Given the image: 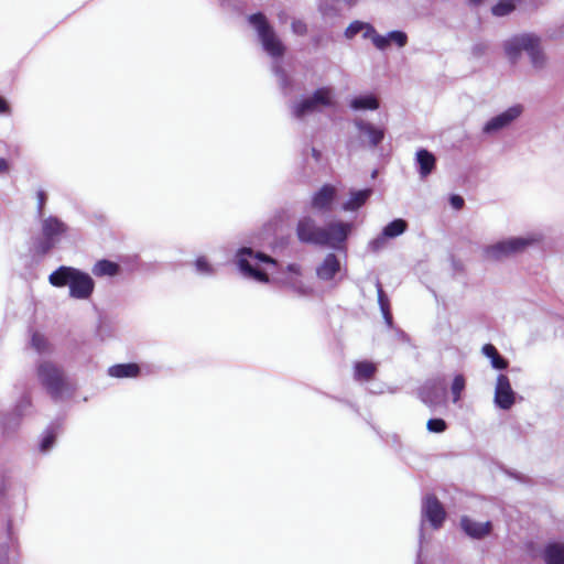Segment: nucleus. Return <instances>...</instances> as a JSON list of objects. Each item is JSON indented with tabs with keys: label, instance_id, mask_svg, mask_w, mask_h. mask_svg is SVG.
I'll return each instance as SVG.
<instances>
[{
	"label": "nucleus",
	"instance_id": "nucleus-1",
	"mask_svg": "<svg viewBox=\"0 0 564 564\" xmlns=\"http://www.w3.org/2000/svg\"><path fill=\"white\" fill-rule=\"evenodd\" d=\"M48 281L53 286L69 288V296L76 300H87L94 292L95 282L93 278L76 268L61 265L55 271H53Z\"/></svg>",
	"mask_w": 564,
	"mask_h": 564
},
{
	"label": "nucleus",
	"instance_id": "nucleus-2",
	"mask_svg": "<svg viewBox=\"0 0 564 564\" xmlns=\"http://www.w3.org/2000/svg\"><path fill=\"white\" fill-rule=\"evenodd\" d=\"M36 375L41 386L55 402L73 394L74 387L64 370L56 364L48 360L40 361L36 366Z\"/></svg>",
	"mask_w": 564,
	"mask_h": 564
},
{
	"label": "nucleus",
	"instance_id": "nucleus-3",
	"mask_svg": "<svg viewBox=\"0 0 564 564\" xmlns=\"http://www.w3.org/2000/svg\"><path fill=\"white\" fill-rule=\"evenodd\" d=\"M505 53L512 64H516L525 52L535 69H542L545 66V55L541 48V39L532 33L514 35L503 44Z\"/></svg>",
	"mask_w": 564,
	"mask_h": 564
},
{
	"label": "nucleus",
	"instance_id": "nucleus-4",
	"mask_svg": "<svg viewBox=\"0 0 564 564\" xmlns=\"http://www.w3.org/2000/svg\"><path fill=\"white\" fill-rule=\"evenodd\" d=\"M235 263L239 272L248 279L267 283L269 281L268 274L258 267L259 263H267L278 265V262L272 257L262 251H254L250 247H241L237 250L235 256Z\"/></svg>",
	"mask_w": 564,
	"mask_h": 564
},
{
	"label": "nucleus",
	"instance_id": "nucleus-5",
	"mask_svg": "<svg viewBox=\"0 0 564 564\" xmlns=\"http://www.w3.org/2000/svg\"><path fill=\"white\" fill-rule=\"evenodd\" d=\"M248 22L256 30L261 46L268 55L274 59L284 55L285 46L263 13L250 14Z\"/></svg>",
	"mask_w": 564,
	"mask_h": 564
},
{
	"label": "nucleus",
	"instance_id": "nucleus-6",
	"mask_svg": "<svg viewBox=\"0 0 564 564\" xmlns=\"http://www.w3.org/2000/svg\"><path fill=\"white\" fill-rule=\"evenodd\" d=\"M335 105L332 87H319L310 97L296 101L292 105L291 111L295 119H303L305 116L321 111L322 107H333Z\"/></svg>",
	"mask_w": 564,
	"mask_h": 564
},
{
	"label": "nucleus",
	"instance_id": "nucleus-7",
	"mask_svg": "<svg viewBox=\"0 0 564 564\" xmlns=\"http://www.w3.org/2000/svg\"><path fill=\"white\" fill-rule=\"evenodd\" d=\"M67 225L56 216H48L42 219V237L34 242V250L37 254L48 253L67 231Z\"/></svg>",
	"mask_w": 564,
	"mask_h": 564
},
{
	"label": "nucleus",
	"instance_id": "nucleus-8",
	"mask_svg": "<svg viewBox=\"0 0 564 564\" xmlns=\"http://www.w3.org/2000/svg\"><path fill=\"white\" fill-rule=\"evenodd\" d=\"M534 242L535 239L531 237H510L485 247L484 257L489 260L500 261L523 252Z\"/></svg>",
	"mask_w": 564,
	"mask_h": 564
},
{
	"label": "nucleus",
	"instance_id": "nucleus-9",
	"mask_svg": "<svg viewBox=\"0 0 564 564\" xmlns=\"http://www.w3.org/2000/svg\"><path fill=\"white\" fill-rule=\"evenodd\" d=\"M351 223L334 220L323 227L321 247L343 251L346 249V241L352 230Z\"/></svg>",
	"mask_w": 564,
	"mask_h": 564
},
{
	"label": "nucleus",
	"instance_id": "nucleus-10",
	"mask_svg": "<svg viewBox=\"0 0 564 564\" xmlns=\"http://www.w3.org/2000/svg\"><path fill=\"white\" fill-rule=\"evenodd\" d=\"M446 519V511L441 503V501L436 498L435 495L427 494L422 499L421 507V532H420V541L422 542L423 535V523L427 521L434 530H438L442 528L444 521Z\"/></svg>",
	"mask_w": 564,
	"mask_h": 564
},
{
	"label": "nucleus",
	"instance_id": "nucleus-11",
	"mask_svg": "<svg viewBox=\"0 0 564 564\" xmlns=\"http://www.w3.org/2000/svg\"><path fill=\"white\" fill-rule=\"evenodd\" d=\"M447 393V384L444 378H433L425 381L419 389L421 401L429 408H435L444 403Z\"/></svg>",
	"mask_w": 564,
	"mask_h": 564
},
{
	"label": "nucleus",
	"instance_id": "nucleus-12",
	"mask_svg": "<svg viewBox=\"0 0 564 564\" xmlns=\"http://www.w3.org/2000/svg\"><path fill=\"white\" fill-rule=\"evenodd\" d=\"M522 105H513L487 120L481 131L485 135H494L510 127L522 115Z\"/></svg>",
	"mask_w": 564,
	"mask_h": 564
},
{
	"label": "nucleus",
	"instance_id": "nucleus-13",
	"mask_svg": "<svg viewBox=\"0 0 564 564\" xmlns=\"http://www.w3.org/2000/svg\"><path fill=\"white\" fill-rule=\"evenodd\" d=\"M295 234L302 243L321 246L323 227L312 216H303L296 224Z\"/></svg>",
	"mask_w": 564,
	"mask_h": 564
},
{
	"label": "nucleus",
	"instance_id": "nucleus-14",
	"mask_svg": "<svg viewBox=\"0 0 564 564\" xmlns=\"http://www.w3.org/2000/svg\"><path fill=\"white\" fill-rule=\"evenodd\" d=\"M516 401V393L511 388L510 380L506 375L497 377L495 388V404L502 410H509Z\"/></svg>",
	"mask_w": 564,
	"mask_h": 564
},
{
	"label": "nucleus",
	"instance_id": "nucleus-15",
	"mask_svg": "<svg viewBox=\"0 0 564 564\" xmlns=\"http://www.w3.org/2000/svg\"><path fill=\"white\" fill-rule=\"evenodd\" d=\"M336 197V188L330 184L323 185L311 199V208L317 213H329Z\"/></svg>",
	"mask_w": 564,
	"mask_h": 564
},
{
	"label": "nucleus",
	"instance_id": "nucleus-16",
	"mask_svg": "<svg viewBox=\"0 0 564 564\" xmlns=\"http://www.w3.org/2000/svg\"><path fill=\"white\" fill-rule=\"evenodd\" d=\"M354 124L359 133L367 138L370 148H377L382 142L386 134L383 128L376 127L371 122L360 118L355 119Z\"/></svg>",
	"mask_w": 564,
	"mask_h": 564
},
{
	"label": "nucleus",
	"instance_id": "nucleus-17",
	"mask_svg": "<svg viewBox=\"0 0 564 564\" xmlns=\"http://www.w3.org/2000/svg\"><path fill=\"white\" fill-rule=\"evenodd\" d=\"M341 264L335 253H327L324 260L316 268V275L324 282L335 280L336 275L340 272Z\"/></svg>",
	"mask_w": 564,
	"mask_h": 564
},
{
	"label": "nucleus",
	"instance_id": "nucleus-18",
	"mask_svg": "<svg viewBox=\"0 0 564 564\" xmlns=\"http://www.w3.org/2000/svg\"><path fill=\"white\" fill-rule=\"evenodd\" d=\"M460 527L463 531L473 539H482L488 535L491 531V522H477L468 517H463L460 519Z\"/></svg>",
	"mask_w": 564,
	"mask_h": 564
},
{
	"label": "nucleus",
	"instance_id": "nucleus-19",
	"mask_svg": "<svg viewBox=\"0 0 564 564\" xmlns=\"http://www.w3.org/2000/svg\"><path fill=\"white\" fill-rule=\"evenodd\" d=\"M31 406L30 397L23 395L15 406L12 414H6L1 417V425L4 432H10L19 425L20 417L24 414L28 408Z\"/></svg>",
	"mask_w": 564,
	"mask_h": 564
},
{
	"label": "nucleus",
	"instance_id": "nucleus-20",
	"mask_svg": "<svg viewBox=\"0 0 564 564\" xmlns=\"http://www.w3.org/2000/svg\"><path fill=\"white\" fill-rule=\"evenodd\" d=\"M415 162L419 166V174L422 178L427 177L435 169L436 158L426 149H420L415 154Z\"/></svg>",
	"mask_w": 564,
	"mask_h": 564
},
{
	"label": "nucleus",
	"instance_id": "nucleus-21",
	"mask_svg": "<svg viewBox=\"0 0 564 564\" xmlns=\"http://www.w3.org/2000/svg\"><path fill=\"white\" fill-rule=\"evenodd\" d=\"M372 194L371 188H364L351 191L349 198L343 204L341 208L345 212H355L366 204Z\"/></svg>",
	"mask_w": 564,
	"mask_h": 564
},
{
	"label": "nucleus",
	"instance_id": "nucleus-22",
	"mask_svg": "<svg viewBox=\"0 0 564 564\" xmlns=\"http://www.w3.org/2000/svg\"><path fill=\"white\" fill-rule=\"evenodd\" d=\"M545 564H564V543L550 542L542 553Z\"/></svg>",
	"mask_w": 564,
	"mask_h": 564
},
{
	"label": "nucleus",
	"instance_id": "nucleus-23",
	"mask_svg": "<svg viewBox=\"0 0 564 564\" xmlns=\"http://www.w3.org/2000/svg\"><path fill=\"white\" fill-rule=\"evenodd\" d=\"M379 106V99L373 94L356 96L349 102V107L356 111L377 110Z\"/></svg>",
	"mask_w": 564,
	"mask_h": 564
},
{
	"label": "nucleus",
	"instance_id": "nucleus-24",
	"mask_svg": "<svg viewBox=\"0 0 564 564\" xmlns=\"http://www.w3.org/2000/svg\"><path fill=\"white\" fill-rule=\"evenodd\" d=\"M383 36V43L378 46L379 51H386L391 44L402 48L408 44V34L401 30H393L388 32Z\"/></svg>",
	"mask_w": 564,
	"mask_h": 564
},
{
	"label": "nucleus",
	"instance_id": "nucleus-25",
	"mask_svg": "<svg viewBox=\"0 0 564 564\" xmlns=\"http://www.w3.org/2000/svg\"><path fill=\"white\" fill-rule=\"evenodd\" d=\"M140 373L137 364H118L109 367L108 375L113 378H134Z\"/></svg>",
	"mask_w": 564,
	"mask_h": 564
},
{
	"label": "nucleus",
	"instance_id": "nucleus-26",
	"mask_svg": "<svg viewBox=\"0 0 564 564\" xmlns=\"http://www.w3.org/2000/svg\"><path fill=\"white\" fill-rule=\"evenodd\" d=\"M91 271L96 276H115L120 272V265L113 261L102 259L94 264Z\"/></svg>",
	"mask_w": 564,
	"mask_h": 564
},
{
	"label": "nucleus",
	"instance_id": "nucleus-27",
	"mask_svg": "<svg viewBox=\"0 0 564 564\" xmlns=\"http://www.w3.org/2000/svg\"><path fill=\"white\" fill-rule=\"evenodd\" d=\"M377 371V367L373 362L364 360L357 361L354 365V378L357 381H368L370 380Z\"/></svg>",
	"mask_w": 564,
	"mask_h": 564
},
{
	"label": "nucleus",
	"instance_id": "nucleus-28",
	"mask_svg": "<svg viewBox=\"0 0 564 564\" xmlns=\"http://www.w3.org/2000/svg\"><path fill=\"white\" fill-rule=\"evenodd\" d=\"M482 354L490 359V364L492 368L498 370H503L508 367V361L503 358L497 350V348L491 344H486L482 347Z\"/></svg>",
	"mask_w": 564,
	"mask_h": 564
},
{
	"label": "nucleus",
	"instance_id": "nucleus-29",
	"mask_svg": "<svg viewBox=\"0 0 564 564\" xmlns=\"http://www.w3.org/2000/svg\"><path fill=\"white\" fill-rule=\"evenodd\" d=\"M408 228V224L404 219L398 218L390 221L383 227L382 234L388 238H395L402 235Z\"/></svg>",
	"mask_w": 564,
	"mask_h": 564
},
{
	"label": "nucleus",
	"instance_id": "nucleus-30",
	"mask_svg": "<svg viewBox=\"0 0 564 564\" xmlns=\"http://www.w3.org/2000/svg\"><path fill=\"white\" fill-rule=\"evenodd\" d=\"M272 72L275 75L280 87L284 90L285 94H288V90L291 88L292 82L279 61H274L272 63Z\"/></svg>",
	"mask_w": 564,
	"mask_h": 564
},
{
	"label": "nucleus",
	"instance_id": "nucleus-31",
	"mask_svg": "<svg viewBox=\"0 0 564 564\" xmlns=\"http://www.w3.org/2000/svg\"><path fill=\"white\" fill-rule=\"evenodd\" d=\"M520 0H498V2L491 8V12L496 17H506L510 14Z\"/></svg>",
	"mask_w": 564,
	"mask_h": 564
},
{
	"label": "nucleus",
	"instance_id": "nucleus-32",
	"mask_svg": "<svg viewBox=\"0 0 564 564\" xmlns=\"http://www.w3.org/2000/svg\"><path fill=\"white\" fill-rule=\"evenodd\" d=\"M362 37L371 40L375 47L378 50V46H380L383 43V36L379 34L375 26L368 22H364L362 28Z\"/></svg>",
	"mask_w": 564,
	"mask_h": 564
},
{
	"label": "nucleus",
	"instance_id": "nucleus-33",
	"mask_svg": "<svg viewBox=\"0 0 564 564\" xmlns=\"http://www.w3.org/2000/svg\"><path fill=\"white\" fill-rule=\"evenodd\" d=\"M56 432L52 426H50L43 434L40 442V451L42 453L48 452L55 444Z\"/></svg>",
	"mask_w": 564,
	"mask_h": 564
},
{
	"label": "nucleus",
	"instance_id": "nucleus-34",
	"mask_svg": "<svg viewBox=\"0 0 564 564\" xmlns=\"http://www.w3.org/2000/svg\"><path fill=\"white\" fill-rule=\"evenodd\" d=\"M195 269L196 272L203 275H213L215 274V268L207 261L205 257H198L195 260Z\"/></svg>",
	"mask_w": 564,
	"mask_h": 564
},
{
	"label": "nucleus",
	"instance_id": "nucleus-35",
	"mask_svg": "<svg viewBox=\"0 0 564 564\" xmlns=\"http://www.w3.org/2000/svg\"><path fill=\"white\" fill-rule=\"evenodd\" d=\"M465 388V379L462 375H457L452 383L453 402H457L460 399V393Z\"/></svg>",
	"mask_w": 564,
	"mask_h": 564
},
{
	"label": "nucleus",
	"instance_id": "nucleus-36",
	"mask_svg": "<svg viewBox=\"0 0 564 564\" xmlns=\"http://www.w3.org/2000/svg\"><path fill=\"white\" fill-rule=\"evenodd\" d=\"M364 21L355 20L352 21L344 31V36L347 40H352L358 33L362 31Z\"/></svg>",
	"mask_w": 564,
	"mask_h": 564
},
{
	"label": "nucleus",
	"instance_id": "nucleus-37",
	"mask_svg": "<svg viewBox=\"0 0 564 564\" xmlns=\"http://www.w3.org/2000/svg\"><path fill=\"white\" fill-rule=\"evenodd\" d=\"M426 427L432 433H442L446 430L447 424L443 419L435 417L427 421Z\"/></svg>",
	"mask_w": 564,
	"mask_h": 564
},
{
	"label": "nucleus",
	"instance_id": "nucleus-38",
	"mask_svg": "<svg viewBox=\"0 0 564 564\" xmlns=\"http://www.w3.org/2000/svg\"><path fill=\"white\" fill-rule=\"evenodd\" d=\"M387 239L388 238L381 232L378 237L369 241L368 249L371 252H378L382 250L386 247Z\"/></svg>",
	"mask_w": 564,
	"mask_h": 564
},
{
	"label": "nucleus",
	"instance_id": "nucleus-39",
	"mask_svg": "<svg viewBox=\"0 0 564 564\" xmlns=\"http://www.w3.org/2000/svg\"><path fill=\"white\" fill-rule=\"evenodd\" d=\"M377 286V293H378V303L381 311H384L386 308H390L389 299L387 294L384 293L382 285L380 281L378 280L376 283Z\"/></svg>",
	"mask_w": 564,
	"mask_h": 564
},
{
	"label": "nucleus",
	"instance_id": "nucleus-40",
	"mask_svg": "<svg viewBox=\"0 0 564 564\" xmlns=\"http://www.w3.org/2000/svg\"><path fill=\"white\" fill-rule=\"evenodd\" d=\"M37 198V206H36V214L39 218H43L44 215V207L47 200V194L43 189H39L36 193Z\"/></svg>",
	"mask_w": 564,
	"mask_h": 564
},
{
	"label": "nucleus",
	"instance_id": "nucleus-41",
	"mask_svg": "<svg viewBox=\"0 0 564 564\" xmlns=\"http://www.w3.org/2000/svg\"><path fill=\"white\" fill-rule=\"evenodd\" d=\"M31 344L37 352H43L46 349V339L37 333L32 335Z\"/></svg>",
	"mask_w": 564,
	"mask_h": 564
},
{
	"label": "nucleus",
	"instance_id": "nucleus-42",
	"mask_svg": "<svg viewBox=\"0 0 564 564\" xmlns=\"http://www.w3.org/2000/svg\"><path fill=\"white\" fill-rule=\"evenodd\" d=\"M291 29L296 35H305L307 33V25L302 20H293Z\"/></svg>",
	"mask_w": 564,
	"mask_h": 564
},
{
	"label": "nucleus",
	"instance_id": "nucleus-43",
	"mask_svg": "<svg viewBox=\"0 0 564 564\" xmlns=\"http://www.w3.org/2000/svg\"><path fill=\"white\" fill-rule=\"evenodd\" d=\"M488 45L485 42L475 43L471 47L473 56L479 58L486 54Z\"/></svg>",
	"mask_w": 564,
	"mask_h": 564
},
{
	"label": "nucleus",
	"instance_id": "nucleus-44",
	"mask_svg": "<svg viewBox=\"0 0 564 564\" xmlns=\"http://www.w3.org/2000/svg\"><path fill=\"white\" fill-rule=\"evenodd\" d=\"M11 550L8 545H0V564H11Z\"/></svg>",
	"mask_w": 564,
	"mask_h": 564
},
{
	"label": "nucleus",
	"instance_id": "nucleus-45",
	"mask_svg": "<svg viewBox=\"0 0 564 564\" xmlns=\"http://www.w3.org/2000/svg\"><path fill=\"white\" fill-rule=\"evenodd\" d=\"M449 203L453 208L460 209L464 206V198L459 195H451Z\"/></svg>",
	"mask_w": 564,
	"mask_h": 564
},
{
	"label": "nucleus",
	"instance_id": "nucleus-46",
	"mask_svg": "<svg viewBox=\"0 0 564 564\" xmlns=\"http://www.w3.org/2000/svg\"><path fill=\"white\" fill-rule=\"evenodd\" d=\"M286 272L294 275H301V265L297 263H290L286 265Z\"/></svg>",
	"mask_w": 564,
	"mask_h": 564
},
{
	"label": "nucleus",
	"instance_id": "nucleus-47",
	"mask_svg": "<svg viewBox=\"0 0 564 564\" xmlns=\"http://www.w3.org/2000/svg\"><path fill=\"white\" fill-rule=\"evenodd\" d=\"M381 312H382V315H383V318H384L387 325L389 327H391L392 326V314L390 312V308H388V310L386 308L384 311H381Z\"/></svg>",
	"mask_w": 564,
	"mask_h": 564
},
{
	"label": "nucleus",
	"instance_id": "nucleus-48",
	"mask_svg": "<svg viewBox=\"0 0 564 564\" xmlns=\"http://www.w3.org/2000/svg\"><path fill=\"white\" fill-rule=\"evenodd\" d=\"M10 107L7 102V100L2 97H0V113H9Z\"/></svg>",
	"mask_w": 564,
	"mask_h": 564
},
{
	"label": "nucleus",
	"instance_id": "nucleus-49",
	"mask_svg": "<svg viewBox=\"0 0 564 564\" xmlns=\"http://www.w3.org/2000/svg\"><path fill=\"white\" fill-rule=\"evenodd\" d=\"M9 171V163L6 159L0 158V174Z\"/></svg>",
	"mask_w": 564,
	"mask_h": 564
},
{
	"label": "nucleus",
	"instance_id": "nucleus-50",
	"mask_svg": "<svg viewBox=\"0 0 564 564\" xmlns=\"http://www.w3.org/2000/svg\"><path fill=\"white\" fill-rule=\"evenodd\" d=\"M348 7L356 6L360 0H343Z\"/></svg>",
	"mask_w": 564,
	"mask_h": 564
},
{
	"label": "nucleus",
	"instance_id": "nucleus-51",
	"mask_svg": "<svg viewBox=\"0 0 564 564\" xmlns=\"http://www.w3.org/2000/svg\"><path fill=\"white\" fill-rule=\"evenodd\" d=\"M482 2V0H469V3L473 6H479Z\"/></svg>",
	"mask_w": 564,
	"mask_h": 564
},
{
	"label": "nucleus",
	"instance_id": "nucleus-52",
	"mask_svg": "<svg viewBox=\"0 0 564 564\" xmlns=\"http://www.w3.org/2000/svg\"><path fill=\"white\" fill-rule=\"evenodd\" d=\"M312 153H313V156L318 160L319 158V152L316 150V149H312Z\"/></svg>",
	"mask_w": 564,
	"mask_h": 564
},
{
	"label": "nucleus",
	"instance_id": "nucleus-53",
	"mask_svg": "<svg viewBox=\"0 0 564 564\" xmlns=\"http://www.w3.org/2000/svg\"><path fill=\"white\" fill-rule=\"evenodd\" d=\"M560 34L561 35H564V23L562 24V26L560 28Z\"/></svg>",
	"mask_w": 564,
	"mask_h": 564
}]
</instances>
